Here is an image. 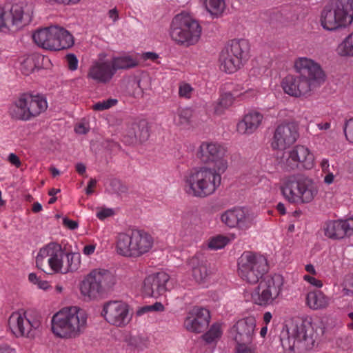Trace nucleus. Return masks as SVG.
<instances>
[{
    "label": "nucleus",
    "instance_id": "nucleus-36",
    "mask_svg": "<svg viewBox=\"0 0 353 353\" xmlns=\"http://www.w3.org/2000/svg\"><path fill=\"white\" fill-rule=\"evenodd\" d=\"M205 8L214 18L222 15L225 9V0H201Z\"/></svg>",
    "mask_w": 353,
    "mask_h": 353
},
{
    "label": "nucleus",
    "instance_id": "nucleus-60",
    "mask_svg": "<svg viewBox=\"0 0 353 353\" xmlns=\"http://www.w3.org/2000/svg\"><path fill=\"white\" fill-rule=\"evenodd\" d=\"M151 312H163L165 310L164 305L160 302H156L153 305H150Z\"/></svg>",
    "mask_w": 353,
    "mask_h": 353
},
{
    "label": "nucleus",
    "instance_id": "nucleus-20",
    "mask_svg": "<svg viewBox=\"0 0 353 353\" xmlns=\"http://www.w3.org/2000/svg\"><path fill=\"white\" fill-rule=\"evenodd\" d=\"M29 20V16L24 13L22 4H14L8 10L0 8V30H17Z\"/></svg>",
    "mask_w": 353,
    "mask_h": 353
},
{
    "label": "nucleus",
    "instance_id": "nucleus-16",
    "mask_svg": "<svg viewBox=\"0 0 353 353\" xmlns=\"http://www.w3.org/2000/svg\"><path fill=\"white\" fill-rule=\"evenodd\" d=\"M227 150L223 145L213 141H203L198 152V158L204 163H213L214 169L223 173L228 168Z\"/></svg>",
    "mask_w": 353,
    "mask_h": 353
},
{
    "label": "nucleus",
    "instance_id": "nucleus-54",
    "mask_svg": "<svg viewBox=\"0 0 353 353\" xmlns=\"http://www.w3.org/2000/svg\"><path fill=\"white\" fill-rule=\"evenodd\" d=\"M8 161L17 168H19L21 165V162L19 158L14 153H10L8 157Z\"/></svg>",
    "mask_w": 353,
    "mask_h": 353
},
{
    "label": "nucleus",
    "instance_id": "nucleus-58",
    "mask_svg": "<svg viewBox=\"0 0 353 353\" xmlns=\"http://www.w3.org/2000/svg\"><path fill=\"white\" fill-rule=\"evenodd\" d=\"M97 185V181L94 179H91L88 184L87 188H86V194H91L94 192V188L96 187Z\"/></svg>",
    "mask_w": 353,
    "mask_h": 353
},
{
    "label": "nucleus",
    "instance_id": "nucleus-30",
    "mask_svg": "<svg viewBox=\"0 0 353 353\" xmlns=\"http://www.w3.org/2000/svg\"><path fill=\"white\" fill-rule=\"evenodd\" d=\"M263 116L257 111H250L239 121L236 130L239 134H250L253 133L261 124Z\"/></svg>",
    "mask_w": 353,
    "mask_h": 353
},
{
    "label": "nucleus",
    "instance_id": "nucleus-18",
    "mask_svg": "<svg viewBox=\"0 0 353 353\" xmlns=\"http://www.w3.org/2000/svg\"><path fill=\"white\" fill-rule=\"evenodd\" d=\"M296 74L306 79L314 89L319 87L325 81V73L314 60L307 57H298L294 62Z\"/></svg>",
    "mask_w": 353,
    "mask_h": 353
},
{
    "label": "nucleus",
    "instance_id": "nucleus-38",
    "mask_svg": "<svg viewBox=\"0 0 353 353\" xmlns=\"http://www.w3.org/2000/svg\"><path fill=\"white\" fill-rule=\"evenodd\" d=\"M112 65L115 70V73L118 70L128 69L135 67L137 62L130 56L114 57L110 60Z\"/></svg>",
    "mask_w": 353,
    "mask_h": 353
},
{
    "label": "nucleus",
    "instance_id": "nucleus-7",
    "mask_svg": "<svg viewBox=\"0 0 353 353\" xmlns=\"http://www.w3.org/2000/svg\"><path fill=\"white\" fill-rule=\"evenodd\" d=\"M115 283L116 278L110 271L94 269L81 281L80 292L85 299L97 300L112 290Z\"/></svg>",
    "mask_w": 353,
    "mask_h": 353
},
{
    "label": "nucleus",
    "instance_id": "nucleus-2",
    "mask_svg": "<svg viewBox=\"0 0 353 353\" xmlns=\"http://www.w3.org/2000/svg\"><path fill=\"white\" fill-rule=\"evenodd\" d=\"M88 314L79 307L62 308L53 315L52 331L61 339H74L82 334L87 327Z\"/></svg>",
    "mask_w": 353,
    "mask_h": 353
},
{
    "label": "nucleus",
    "instance_id": "nucleus-6",
    "mask_svg": "<svg viewBox=\"0 0 353 353\" xmlns=\"http://www.w3.org/2000/svg\"><path fill=\"white\" fill-rule=\"evenodd\" d=\"M352 21L353 0H333L321 13V24L327 30L345 27Z\"/></svg>",
    "mask_w": 353,
    "mask_h": 353
},
{
    "label": "nucleus",
    "instance_id": "nucleus-53",
    "mask_svg": "<svg viewBox=\"0 0 353 353\" xmlns=\"http://www.w3.org/2000/svg\"><path fill=\"white\" fill-rule=\"evenodd\" d=\"M236 353H256V351L250 345H237Z\"/></svg>",
    "mask_w": 353,
    "mask_h": 353
},
{
    "label": "nucleus",
    "instance_id": "nucleus-52",
    "mask_svg": "<svg viewBox=\"0 0 353 353\" xmlns=\"http://www.w3.org/2000/svg\"><path fill=\"white\" fill-rule=\"evenodd\" d=\"M96 248H97L96 243L93 242L92 243L87 244L83 247V248L82 250V252L84 255L89 256L94 254V252L96 250Z\"/></svg>",
    "mask_w": 353,
    "mask_h": 353
},
{
    "label": "nucleus",
    "instance_id": "nucleus-19",
    "mask_svg": "<svg viewBox=\"0 0 353 353\" xmlns=\"http://www.w3.org/2000/svg\"><path fill=\"white\" fill-rule=\"evenodd\" d=\"M105 57V54L100 53L98 59L92 62L87 72L88 80L98 84H107L111 81L115 75V70Z\"/></svg>",
    "mask_w": 353,
    "mask_h": 353
},
{
    "label": "nucleus",
    "instance_id": "nucleus-43",
    "mask_svg": "<svg viewBox=\"0 0 353 353\" xmlns=\"http://www.w3.org/2000/svg\"><path fill=\"white\" fill-rule=\"evenodd\" d=\"M194 92V89L192 85L186 82H181L179 85V96L181 98L189 99Z\"/></svg>",
    "mask_w": 353,
    "mask_h": 353
},
{
    "label": "nucleus",
    "instance_id": "nucleus-11",
    "mask_svg": "<svg viewBox=\"0 0 353 353\" xmlns=\"http://www.w3.org/2000/svg\"><path fill=\"white\" fill-rule=\"evenodd\" d=\"M268 270L267 259L262 255L245 252L238 261V272L243 280L256 283Z\"/></svg>",
    "mask_w": 353,
    "mask_h": 353
},
{
    "label": "nucleus",
    "instance_id": "nucleus-42",
    "mask_svg": "<svg viewBox=\"0 0 353 353\" xmlns=\"http://www.w3.org/2000/svg\"><path fill=\"white\" fill-rule=\"evenodd\" d=\"M229 242V239L223 235H217L212 237L209 243L208 247L212 250H219L224 248Z\"/></svg>",
    "mask_w": 353,
    "mask_h": 353
},
{
    "label": "nucleus",
    "instance_id": "nucleus-15",
    "mask_svg": "<svg viewBox=\"0 0 353 353\" xmlns=\"http://www.w3.org/2000/svg\"><path fill=\"white\" fill-rule=\"evenodd\" d=\"M280 163L283 168L287 171L310 170L314 165V157L307 147L297 145L284 152Z\"/></svg>",
    "mask_w": 353,
    "mask_h": 353
},
{
    "label": "nucleus",
    "instance_id": "nucleus-1",
    "mask_svg": "<svg viewBox=\"0 0 353 353\" xmlns=\"http://www.w3.org/2000/svg\"><path fill=\"white\" fill-rule=\"evenodd\" d=\"M324 332V327H317L308 320L292 322L281 332V343L285 351H293L295 347L311 350Z\"/></svg>",
    "mask_w": 353,
    "mask_h": 353
},
{
    "label": "nucleus",
    "instance_id": "nucleus-12",
    "mask_svg": "<svg viewBox=\"0 0 353 353\" xmlns=\"http://www.w3.org/2000/svg\"><path fill=\"white\" fill-rule=\"evenodd\" d=\"M259 282V285L252 292V301L261 306L272 304L282 292L283 276L279 274L266 275Z\"/></svg>",
    "mask_w": 353,
    "mask_h": 353
},
{
    "label": "nucleus",
    "instance_id": "nucleus-27",
    "mask_svg": "<svg viewBox=\"0 0 353 353\" xmlns=\"http://www.w3.org/2000/svg\"><path fill=\"white\" fill-rule=\"evenodd\" d=\"M210 319V315L208 310L194 307L188 313V316L184 321V325L188 331L200 333L207 328Z\"/></svg>",
    "mask_w": 353,
    "mask_h": 353
},
{
    "label": "nucleus",
    "instance_id": "nucleus-31",
    "mask_svg": "<svg viewBox=\"0 0 353 353\" xmlns=\"http://www.w3.org/2000/svg\"><path fill=\"white\" fill-rule=\"evenodd\" d=\"M54 26L37 30L32 34L34 43L42 48L54 50L55 48L60 46V43L53 39L56 35L54 32Z\"/></svg>",
    "mask_w": 353,
    "mask_h": 353
},
{
    "label": "nucleus",
    "instance_id": "nucleus-28",
    "mask_svg": "<svg viewBox=\"0 0 353 353\" xmlns=\"http://www.w3.org/2000/svg\"><path fill=\"white\" fill-rule=\"evenodd\" d=\"M324 234L333 239L343 238L353 232V219L326 221L323 225Z\"/></svg>",
    "mask_w": 353,
    "mask_h": 353
},
{
    "label": "nucleus",
    "instance_id": "nucleus-62",
    "mask_svg": "<svg viewBox=\"0 0 353 353\" xmlns=\"http://www.w3.org/2000/svg\"><path fill=\"white\" fill-rule=\"evenodd\" d=\"M151 312L150 305H145L139 307L137 311V316H142L145 313Z\"/></svg>",
    "mask_w": 353,
    "mask_h": 353
},
{
    "label": "nucleus",
    "instance_id": "nucleus-25",
    "mask_svg": "<svg viewBox=\"0 0 353 353\" xmlns=\"http://www.w3.org/2000/svg\"><path fill=\"white\" fill-rule=\"evenodd\" d=\"M281 87L287 94L301 97L309 94L314 88L300 75L288 74L281 81Z\"/></svg>",
    "mask_w": 353,
    "mask_h": 353
},
{
    "label": "nucleus",
    "instance_id": "nucleus-63",
    "mask_svg": "<svg viewBox=\"0 0 353 353\" xmlns=\"http://www.w3.org/2000/svg\"><path fill=\"white\" fill-rule=\"evenodd\" d=\"M38 286V288L39 289H42V290H48L50 287V283L46 281H43V280H39V283H37V285Z\"/></svg>",
    "mask_w": 353,
    "mask_h": 353
},
{
    "label": "nucleus",
    "instance_id": "nucleus-64",
    "mask_svg": "<svg viewBox=\"0 0 353 353\" xmlns=\"http://www.w3.org/2000/svg\"><path fill=\"white\" fill-rule=\"evenodd\" d=\"M76 170L79 174L83 175L85 173L86 168L83 163H79L76 165Z\"/></svg>",
    "mask_w": 353,
    "mask_h": 353
},
{
    "label": "nucleus",
    "instance_id": "nucleus-51",
    "mask_svg": "<svg viewBox=\"0 0 353 353\" xmlns=\"http://www.w3.org/2000/svg\"><path fill=\"white\" fill-rule=\"evenodd\" d=\"M113 214L112 209L104 208L97 212V217L100 220H103L105 218L111 216Z\"/></svg>",
    "mask_w": 353,
    "mask_h": 353
},
{
    "label": "nucleus",
    "instance_id": "nucleus-33",
    "mask_svg": "<svg viewBox=\"0 0 353 353\" xmlns=\"http://www.w3.org/2000/svg\"><path fill=\"white\" fill-rule=\"evenodd\" d=\"M192 267V274L194 279L198 283H204L208 281L210 271L206 263L199 259L198 256L192 257L190 261Z\"/></svg>",
    "mask_w": 353,
    "mask_h": 353
},
{
    "label": "nucleus",
    "instance_id": "nucleus-29",
    "mask_svg": "<svg viewBox=\"0 0 353 353\" xmlns=\"http://www.w3.org/2000/svg\"><path fill=\"white\" fill-rule=\"evenodd\" d=\"M149 137V130L146 124L142 123H133L126 130L123 141L127 145L142 143Z\"/></svg>",
    "mask_w": 353,
    "mask_h": 353
},
{
    "label": "nucleus",
    "instance_id": "nucleus-13",
    "mask_svg": "<svg viewBox=\"0 0 353 353\" xmlns=\"http://www.w3.org/2000/svg\"><path fill=\"white\" fill-rule=\"evenodd\" d=\"M47 108V101L43 95L26 93L15 102L12 109V115L17 119L28 121L39 115Z\"/></svg>",
    "mask_w": 353,
    "mask_h": 353
},
{
    "label": "nucleus",
    "instance_id": "nucleus-50",
    "mask_svg": "<svg viewBox=\"0 0 353 353\" xmlns=\"http://www.w3.org/2000/svg\"><path fill=\"white\" fill-rule=\"evenodd\" d=\"M303 279L308 282L312 285L321 288L323 286V283L321 280H319L311 275H305Z\"/></svg>",
    "mask_w": 353,
    "mask_h": 353
},
{
    "label": "nucleus",
    "instance_id": "nucleus-55",
    "mask_svg": "<svg viewBox=\"0 0 353 353\" xmlns=\"http://www.w3.org/2000/svg\"><path fill=\"white\" fill-rule=\"evenodd\" d=\"M74 130L77 134H85L89 131V128L85 123H78L74 128Z\"/></svg>",
    "mask_w": 353,
    "mask_h": 353
},
{
    "label": "nucleus",
    "instance_id": "nucleus-24",
    "mask_svg": "<svg viewBox=\"0 0 353 353\" xmlns=\"http://www.w3.org/2000/svg\"><path fill=\"white\" fill-rule=\"evenodd\" d=\"M170 276L161 272L148 276L144 281L143 292L145 296L158 297L170 289Z\"/></svg>",
    "mask_w": 353,
    "mask_h": 353
},
{
    "label": "nucleus",
    "instance_id": "nucleus-14",
    "mask_svg": "<svg viewBox=\"0 0 353 353\" xmlns=\"http://www.w3.org/2000/svg\"><path fill=\"white\" fill-rule=\"evenodd\" d=\"M65 255L61 245L50 243L39 250L36 257V265L48 274H59Z\"/></svg>",
    "mask_w": 353,
    "mask_h": 353
},
{
    "label": "nucleus",
    "instance_id": "nucleus-49",
    "mask_svg": "<svg viewBox=\"0 0 353 353\" xmlns=\"http://www.w3.org/2000/svg\"><path fill=\"white\" fill-rule=\"evenodd\" d=\"M65 58L68 62V68L72 71L76 70L78 68L79 63L77 57L74 54H68Z\"/></svg>",
    "mask_w": 353,
    "mask_h": 353
},
{
    "label": "nucleus",
    "instance_id": "nucleus-8",
    "mask_svg": "<svg viewBox=\"0 0 353 353\" xmlns=\"http://www.w3.org/2000/svg\"><path fill=\"white\" fill-rule=\"evenodd\" d=\"M201 30L202 28L197 21L189 15L180 14L172 19L170 35L176 43L190 46L199 41Z\"/></svg>",
    "mask_w": 353,
    "mask_h": 353
},
{
    "label": "nucleus",
    "instance_id": "nucleus-57",
    "mask_svg": "<svg viewBox=\"0 0 353 353\" xmlns=\"http://www.w3.org/2000/svg\"><path fill=\"white\" fill-rule=\"evenodd\" d=\"M142 58L144 60L150 59L154 61L159 58V55L155 52H148L142 54Z\"/></svg>",
    "mask_w": 353,
    "mask_h": 353
},
{
    "label": "nucleus",
    "instance_id": "nucleus-35",
    "mask_svg": "<svg viewBox=\"0 0 353 353\" xmlns=\"http://www.w3.org/2000/svg\"><path fill=\"white\" fill-rule=\"evenodd\" d=\"M192 117V110L191 108H179L173 117V122L174 125L181 129H185L190 125Z\"/></svg>",
    "mask_w": 353,
    "mask_h": 353
},
{
    "label": "nucleus",
    "instance_id": "nucleus-45",
    "mask_svg": "<svg viewBox=\"0 0 353 353\" xmlns=\"http://www.w3.org/2000/svg\"><path fill=\"white\" fill-rule=\"evenodd\" d=\"M341 293L343 296L353 297V276L345 278L342 283Z\"/></svg>",
    "mask_w": 353,
    "mask_h": 353
},
{
    "label": "nucleus",
    "instance_id": "nucleus-4",
    "mask_svg": "<svg viewBox=\"0 0 353 353\" xmlns=\"http://www.w3.org/2000/svg\"><path fill=\"white\" fill-rule=\"evenodd\" d=\"M115 244L119 255L137 259L150 251L154 245V238L145 230L130 228L117 234Z\"/></svg>",
    "mask_w": 353,
    "mask_h": 353
},
{
    "label": "nucleus",
    "instance_id": "nucleus-46",
    "mask_svg": "<svg viewBox=\"0 0 353 353\" xmlns=\"http://www.w3.org/2000/svg\"><path fill=\"white\" fill-rule=\"evenodd\" d=\"M353 343L352 336L346 334L343 335L336 340V344L343 350H348L351 348Z\"/></svg>",
    "mask_w": 353,
    "mask_h": 353
},
{
    "label": "nucleus",
    "instance_id": "nucleus-3",
    "mask_svg": "<svg viewBox=\"0 0 353 353\" xmlns=\"http://www.w3.org/2000/svg\"><path fill=\"white\" fill-rule=\"evenodd\" d=\"M221 172L207 166L192 169L183 179L185 192L192 196L205 198L219 187Z\"/></svg>",
    "mask_w": 353,
    "mask_h": 353
},
{
    "label": "nucleus",
    "instance_id": "nucleus-40",
    "mask_svg": "<svg viewBox=\"0 0 353 353\" xmlns=\"http://www.w3.org/2000/svg\"><path fill=\"white\" fill-rule=\"evenodd\" d=\"M64 259H67V265L64 270L70 272H76L81 265V255L78 252H65Z\"/></svg>",
    "mask_w": 353,
    "mask_h": 353
},
{
    "label": "nucleus",
    "instance_id": "nucleus-34",
    "mask_svg": "<svg viewBox=\"0 0 353 353\" xmlns=\"http://www.w3.org/2000/svg\"><path fill=\"white\" fill-rule=\"evenodd\" d=\"M53 30L56 32L53 39L60 43V46L54 48L55 51L68 49L73 46V37L67 30L57 26H54Z\"/></svg>",
    "mask_w": 353,
    "mask_h": 353
},
{
    "label": "nucleus",
    "instance_id": "nucleus-37",
    "mask_svg": "<svg viewBox=\"0 0 353 353\" xmlns=\"http://www.w3.org/2000/svg\"><path fill=\"white\" fill-rule=\"evenodd\" d=\"M39 57L36 55H30L26 57H22L20 59L19 70L24 75H29L34 70L39 68Z\"/></svg>",
    "mask_w": 353,
    "mask_h": 353
},
{
    "label": "nucleus",
    "instance_id": "nucleus-39",
    "mask_svg": "<svg viewBox=\"0 0 353 353\" xmlns=\"http://www.w3.org/2000/svg\"><path fill=\"white\" fill-rule=\"evenodd\" d=\"M336 52L341 57H353V32L339 44Z\"/></svg>",
    "mask_w": 353,
    "mask_h": 353
},
{
    "label": "nucleus",
    "instance_id": "nucleus-23",
    "mask_svg": "<svg viewBox=\"0 0 353 353\" xmlns=\"http://www.w3.org/2000/svg\"><path fill=\"white\" fill-rule=\"evenodd\" d=\"M299 137L298 127L293 123L279 125L275 130L272 147L285 150L296 142Z\"/></svg>",
    "mask_w": 353,
    "mask_h": 353
},
{
    "label": "nucleus",
    "instance_id": "nucleus-32",
    "mask_svg": "<svg viewBox=\"0 0 353 353\" xmlns=\"http://www.w3.org/2000/svg\"><path fill=\"white\" fill-rule=\"evenodd\" d=\"M330 303V297L321 290H312L306 294L305 304L313 310H324Z\"/></svg>",
    "mask_w": 353,
    "mask_h": 353
},
{
    "label": "nucleus",
    "instance_id": "nucleus-10",
    "mask_svg": "<svg viewBox=\"0 0 353 353\" xmlns=\"http://www.w3.org/2000/svg\"><path fill=\"white\" fill-rule=\"evenodd\" d=\"M11 332L17 338L23 337L33 339L40 335L43 330L41 317L32 312H13L8 319Z\"/></svg>",
    "mask_w": 353,
    "mask_h": 353
},
{
    "label": "nucleus",
    "instance_id": "nucleus-61",
    "mask_svg": "<svg viewBox=\"0 0 353 353\" xmlns=\"http://www.w3.org/2000/svg\"><path fill=\"white\" fill-rule=\"evenodd\" d=\"M108 17L112 19L113 22H116L119 19V12L117 8L110 10Z\"/></svg>",
    "mask_w": 353,
    "mask_h": 353
},
{
    "label": "nucleus",
    "instance_id": "nucleus-5",
    "mask_svg": "<svg viewBox=\"0 0 353 353\" xmlns=\"http://www.w3.org/2000/svg\"><path fill=\"white\" fill-rule=\"evenodd\" d=\"M279 189L284 199L292 204L309 203L318 193V188L311 179L295 174L282 178Z\"/></svg>",
    "mask_w": 353,
    "mask_h": 353
},
{
    "label": "nucleus",
    "instance_id": "nucleus-48",
    "mask_svg": "<svg viewBox=\"0 0 353 353\" xmlns=\"http://www.w3.org/2000/svg\"><path fill=\"white\" fill-rule=\"evenodd\" d=\"M344 133L350 141L353 142V119L348 120L344 127Z\"/></svg>",
    "mask_w": 353,
    "mask_h": 353
},
{
    "label": "nucleus",
    "instance_id": "nucleus-47",
    "mask_svg": "<svg viewBox=\"0 0 353 353\" xmlns=\"http://www.w3.org/2000/svg\"><path fill=\"white\" fill-rule=\"evenodd\" d=\"M110 186L112 191L117 194L125 193L128 191V187L120 180L114 179L110 181Z\"/></svg>",
    "mask_w": 353,
    "mask_h": 353
},
{
    "label": "nucleus",
    "instance_id": "nucleus-44",
    "mask_svg": "<svg viewBox=\"0 0 353 353\" xmlns=\"http://www.w3.org/2000/svg\"><path fill=\"white\" fill-rule=\"evenodd\" d=\"M117 103V99H108L94 103L92 105V109L95 111H103L116 105Z\"/></svg>",
    "mask_w": 353,
    "mask_h": 353
},
{
    "label": "nucleus",
    "instance_id": "nucleus-9",
    "mask_svg": "<svg viewBox=\"0 0 353 353\" xmlns=\"http://www.w3.org/2000/svg\"><path fill=\"white\" fill-rule=\"evenodd\" d=\"M249 50L250 46L247 40H231L220 52V69L229 74L235 72L248 60Z\"/></svg>",
    "mask_w": 353,
    "mask_h": 353
},
{
    "label": "nucleus",
    "instance_id": "nucleus-56",
    "mask_svg": "<svg viewBox=\"0 0 353 353\" xmlns=\"http://www.w3.org/2000/svg\"><path fill=\"white\" fill-rule=\"evenodd\" d=\"M0 353H17L15 348L8 344L0 345Z\"/></svg>",
    "mask_w": 353,
    "mask_h": 353
},
{
    "label": "nucleus",
    "instance_id": "nucleus-21",
    "mask_svg": "<svg viewBox=\"0 0 353 353\" xmlns=\"http://www.w3.org/2000/svg\"><path fill=\"white\" fill-rule=\"evenodd\" d=\"M256 319L250 316L238 320L230 329V336L237 345H250L254 338Z\"/></svg>",
    "mask_w": 353,
    "mask_h": 353
},
{
    "label": "nucleus",
    "instance_id": "nucleus-26",
    "mask_svg": "<svg viewBox=\"0 0 353 353\" xmlns=\"http://www.w3.org/2000/svg\"><path fill=\"white\" fill-rule=\"evenodd\" d=\"M237 91H241V89L234 90V93L225 92L220 95L218 100L212 104V110L214 114L221 116L223 114L234 101L235 97H241L242 99H249L254 97L257 95L258 91L253 88H250L245 92H241L237 94Z\"/></svg>",
    "mask_w": 353,
    "mask_h": 353
},
{
    "label": "nucleus",
    "instance_id": "nucleus-59",
    "mask_svg": "<svg viewBox=\"0 0 353 353\" xmlns=\"http://www.w3.org/2000/svg\"><path fill=\"white\" fill-rule=\"evenodd\" d=\"M63 224L70 230H74L78 227V223L75 221L68 219H63Z\"/></svg>",
    "mask_w": 353,
    "mask_h": 353
},
{
    "label": "nucleus",
    "instance_id": "nucleus-22",
    "mask_svg": "<svg viewBox=\"0 0 353 353\" xmlns=\"http://www.w3.org/2000/svg\"><path fill=\"white\" fill-rule=\"evenodd\" d=\"M221 220L229 228L247 230L252 225L254 216L247 208H234L223 212Z\"/></svg>",
    "mask_w": 353,
    "mask_h": 353
},
{
    "label": "nucleus",
    "instance_id": "nucleus-41",
    "mask_svg": "<svg viewBox=\"0 0 353 353\" xmlns=\"http://www.w3.org/2000/svg\"><path fill=\"white\" fill-rule=\"evenodd\" d=\"M222 334L221 325L215 323L212 325L210 329L203 335V339L208 343H212L219 339Z\"/></svg>",
    "mask_w": 353,
    "mask_h": 353
},
{
    "label": "nucleus",
    "instance_id": "nucleus-17",
    "mask_svg": "<svg viewBox=\"0 0 353 353\" xmlns=\"http://www.w3.org/2000/svg\"><path fill=\"white\" fill-rule=\"evenodd\" d=\"M101 316L111 325L125 327L132 320L129 305L121 301H110L103 305Z\"/></svg>",
    "mask_w": 353,
    "mask_h": 353
}]
</instances>
